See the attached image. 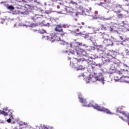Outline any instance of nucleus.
<instances>
[{"instance_id": "obj_1", "label": "nucleus", "mask_w": 129, "mask_h": 129, "mask_svg": "<svg viewBox=\"0 0 129 129\" xmlns=\"http://www.w3.org/2000/svg\"><path fill=\"white\" fill-rule=\"evenodd\" d=\"M79 98L80 99L81 102H82V103H83L84 106H92V107H93V108H94L95 109H97V110H98L99 111H103L104 112H106V113H107L108 114H112V113H111V112H110L109 110L103 107H100L97 104L92 105L91 104H89V105H87L86 100L83 99L82 98H80V97H79Z\"/></svg>"}, {"instance_id": "obj_2", "label": "nucleus", "mask_w": 129, "mask_h": 129, "mask_svg": "<svg viewBox=\"0 0 129 129\" xmlns=\"http://www.w3.org/2000/svg\"><path fill=\"white\" fill-rule=\"evenodd\" d=\"M43 40H48V41H51V42H54V41H59V44L60 45H68V42H66V41L63 40H61L59 36H57L55 33H52L50 34L49 36H42Z\"/></svg>"}, {"instance_id": "obj_3", "label": "nucleus", "mask_w": 129, "mask_h": 129, "mask_svg": "<svg viewBox=\"0 0 129 129\" xmlns=\"http://www.w3.org/2000/svg\"><path fill=\"white\" fill-rule=\"evenodd\" d=\"M89 80L88 82L91 81L92 82H95V81H104V78H103V76L102 75V73H99L97 74L95 76H93L92 77H89V78H87L86 80Z\"/></svg>"}, {"instance_id": "obj_4", "label": "nucleus", "mask_w": 129, "mask_h": 129, "mask_svg": "<svg viewBox=\"0 0 129 129\" xmlns=\"http://www.w3.org/2000/svg\"><path fill=\"white\" fill-rule=\"evenodd\" d=\"M116 56V52L115 51L113 50H108L107 53V58H108L109 60H111V59H113V58H115Z\"/></svg>"}, {"instance_id": "obj_5", "label": "nucleus", "mask_w": 129, "mask_h": 129, "mask_svg": "<svg viewBox=\"0 0 129 129\" xmlns=\"http://www.w3.org/2000/svg\"><path fill=\"white\" fill-rule=\"evenodd\" d=\"M120 113H122L123 115H124V117H119L121 119L123 120H124L125 121H127V122H129V113L126 112L122 111L120 112Z\"/></svg>"}, {"instance_id": "obj_6", "label": "nucleus", "mask_w": 129, "mask_h": 129, "mask_svg": "<svg viewBox=\"0 0 129 129\" xmlns=\"http://www.w3.org/2000/svg\"><path fill=\"white\" fill-rule=\"evenodd\" d=\"M104 44H105V46H107L108 47V46H112L113 43L111 40H110L109 39H105L103 41Z\"/></svg>"}, {"instance_id": "obj_7", "label": "nucleus", "mask_w": 129, "mask_h": 129, "mask_svg": "<svg viewBox=\"0 0 129 129\" xmlns=\"http://www.w3.org/2000/svg\"><path fill=\"white\" fill-rule=\"evenodd\" d=\"M66 11L68 14H74V10L71 7H66Z\"/></svg>"}, {"instance_id": "obj_8", "label": "nucleus", "mask_w": 129, "mask_h": 129, "mask_svg": "<svg viewBox=\"0 0 129 129\" xmlns=\"http://www.w3.org/2000/svg\"><path fill=\"white\" fill-rule=\"evenodd\" d=\"M77 54L78 55H83V56H85L86 55V52L82 49H80L77 51Z\"/></svg>"}, {"instance_id": "obj_9", "label": "nucleus", "mask_w": 129, "mask_h": 129, "mask_svg": "<svg viewBox=\"0 0 129 129\" xmlns=\"http://www.w3.org/2000/svg\"><path fill=\"white\" fill-rule=\"evenodd\" d=\"M114 13H115L116 15H117V17L119 19L123 18V15L120 14V11H114Z\"/></svg>"}, {"instance_id": "obj_10", "label": "nucleus", "mask_w": 129, "mask_h": 129, "mask_svg": "<svg viewBox=\"0 0 129 129\" xmlns=\"http://www.w3.org/2000/svg\"><path fill=\"white\" fill-rule=\"evenodd\" d=\"M62 26L60 25H57L56 28H55V31L56 32H60L62 30Z\"/></svg>"}, {"instance_id": "obj_11", "label": "nucleus", "mask_w": 129, "mask_h": 129, "mask_svg": "<svg viewBox=\"0 0 129 129\" xmlns=\"http://www.w3.org/2000/svg\"><path fill=\"white\" fill-rule=\"evenodd\" d=\"M6 8L7 10H9L10 11H14L15 10V7L14 6L11 5H9L8 4L6 5Z\"/></svg>"}, {"instance_id": "obj_12", "label": "nucleus", "mask_w": 129, "mask_h": 129, "mask_svg": "<svg viewBox=\"0 0 129 129\" xmlns=\"http://www.w3.org/2000/svg\"><path fill=\"white\" fill-rule=\"evenodd\" d=\"M115 72V70L112 69H109L108 71V73L109 74H113Z\"/></svg>"}, {"instance_id": "obj_13", "label": "nucleus", "mask_w": 129, "mask_h": 129, "mask_svg": "<svg viewBox=\"0 0 129 129\" xmlns=\"http://www.w3.org/2000/svg\"><path fill=\"white\" fill-rule=\"evenodd\" d=\"M39 33L40 34H44V33H46V30H45L44 29H41L39 30Z\"/></svg>"}, {"instance_id": "obj_14", "label": "nucleus", "mask_w": 129, "mask_h": 129, "mask_svg": "<svg viewBox=\"0 0 129 129\" xmlns=\"http://www.w3.org/2000/svg\"><path fill=\"white\" fill-rule=\"evenodd\" d=\"M101 19L102 21H109V20H111V18H105L104 17H101Z\"/></svg>"}, {"instance_id": "obj_15", "label": "nucleus", "mask_w": 129, "mask_h": 129, "mask_svg": "<svg viewBox=\"0 0 129 129\" xmlns=\"http://www.w3.org/2000/svg\"><path fill=\"white\" fill-rule=\"evenodd\" d=\"M46 126L45 125L43 124H40V126H39V129H46Z\"/></svg>"}, {"instance_id": "obj_16", "label": "nucleus", "mask_w": 129, "mask_h": 129, "mask_svg": "<svg viewBox=\"0 0 129 129\" xmlns=\"http://www.w3.org/2000/svg\"><path fill=\"white\" fill-rule=\"evenodd\" d=\"M59 33L61 37H64L65 36V33L64 32V31H63V30L61 31H59Z\"/></svg>"}, {"instance_id": "obj_17", "label": "nucleus", "mask_w": 129, "mask_h": 129, "mask_svg": "<svg viewBox=\"0 0 129 129\" xmlns=\"http://www.w3.org/2000/svg\"><path fill=\"white\" fill-rule=\"evenodd\" d=\"M101 30H104V31H106V30H107V28L106 27V26H104V25H101Z\"/></svg>"}, {"instance_id": "obj_18", "label": "nucleus", "mask_w": 129, "mask_h": 129, "mask_svg": "<svg viewBox=\"0 0 129 129\" xmlns=\"http://www.w3.org/2000/svg\"><path fill=\"white\" fill-rule=\"evenodd\" d=\"M1 114L5 115V116H7V115H8V113L5 112V111H1Z\"/></svg>"}, {"instance_id": "obj_19", "label": "nucleus", "mask_w": 129, "mask_h": 129, "mask_svg": "<svg viewBox=\"0 0 129 129\" xmlns=\"http://www.w3.org/2000/svg\"><path fill=\"white\" fill-rule=\"evenodd\" d=\"M76 70H82V66H80L76 68Z\"/></svg>"}, {"instance_id": "obj_20", "label": "nucleus", "mask_w": 129, "mask_h": 129, "mask_svg": "<svg viewBox=\"0 0 129 129\" xmlns=\"http://www.w3.org/2000/svg\"><path fill=\"white\" fill-rule=\"evenodd\" d=\"M70 4H72V5H74V6H77V3L75 2L74 1H71Z\"/></svg>"}, {"instance_id": "obj_21", "label": "nucleus", "mask_w": 129, "mask_h": 129, "mask_svg": "<svg viewBox=\"0 0 129 129\" xmlns=\"http://www.w3.org/2000/svg\"><path fill=\"white\" fill-rule=\"evenodd\" d=\"M106 5V3L105 2H101L99 4V6H105Z\"/></svg>"}, {"instance_id": "obj_22", "label": "nucleus", "mask_w": 129, "mask_h": 129, "mask_svg": "<svg viewBox=\"0 0 129 129\" xmlns=\"http://www.w3.org/2000/svg\"><path fill=\"white\" fill-rule=\"evenodd\" d=\"M84 11L85 13H89V12H90L91 11V9L90 8V11H89V10H88L87 9H84Z\"/></svg>"}, {"instance_id": "obj_23", "label": "nucleus", "mask_w": 129, "mask_h": 129, "mask_svg": "<svg viewBox=\"0 0 129 129\" xmlns=\"http://www.w3.org/2000/svg\"><path fill=\"white\" fill-rule=\"evenodd\" d=\"M76 44H78V46H85V44H82V42H76Z\"/></svg>"}, {"instance_id": "obj_24", "label": "nucleus", "mask_w": 129, "mask_h": 129, "mask_svg": "<svg viewBox=\"0 0 129 129\" xmlns=\"http://www.w3.org/2000/svg\"><path fill=\"white\" fill-rule=\"evenodd\" d=\"M110 32H117V31H115L114 30H113V28L110 27Z\"/></svg>"}, {"instance_id": "obj_25", "label": "nucleus", "mask_w": 129, "mask_h": 129, "mask_svg": "<svg viewBox=\"0 0 129 129\" xmlns=\"http://www.w3.org/2000/svg\"><path fill=\"white\" fill-rule=\"evenodd\" d=\"M111 39H113V41L114 42H117V40H116V39L114 38L113 37L111 36Z\"/></svg>"}, {"instance_id": "obj_26", "label": "nucleus", "mask_w": 129, "mask_h": 129, "mask_svg": "<svg viewBox=\"0 0 129 129\" xmlns=\"http://www.w3.org/2000/svg\"><path fill=\"white\" fill-rule=\"evenodd\" d=\"M78 35H82V33L79 32V33L75 34V36H78Z\"/></svg>"}, {"instance_id": "obj_27", "label": "nucleus", "mask_w": 129, "mask_h": 129, "mask_svg": "<svg viewBox=\"0 0 129 129\" xmlns=\"http://www.w3.org/2000/svg\"><path fill=\"white\" fill-rule=\"evenodd\" d=\"M123 66L125 68H128V69H129V67L127 64H124Z\"/></svg>"}, {"instance_id": "obj_28", "label": "nucleus", "mask_w": 129, "mask_h": 129, "mask_svg": "<svg viewBox=\"0 0 129 129\" xmlns=\"http://www.w3.org/2000/svg\"><path fill=\"white\" fill-rule=\"evenodd\" d=\"M116 78H117V77H115L114 78V80H115V81L117 82L119 80V79H116Z\"/></svg>"}, {"instance_id": "obj_29", "label": "nucleus", "mask_w": 129, "mask_h": 129, "mask_svg": "<svg viewBox=\"0 0 129 129\" xmlns=\"http://www.w3.org/2000/svg\"><path fill=\"white\" fill-rule=\"evenodd\" d=\"M7 121H8V122H11V121H12V119H11V118H9V119H7Z\"/></svg>"}, {"instance_id": "obj_30", "label": "nucleus", "mask_w": 129, "mask_h": 129, "mask_svg": "<svg viewBox=\"0 0 129 129\" xmlns=\"http://www.w3.org/2000/svg\"><path fill=\"white\" fill-rule=\"evenodd\" d=\"M3 110H5V111H8V108H4Z\"/></svg>"}, {"instance_id": "obj_31", "label": "nucleus", "mask_w": 129, "mask_h": 129, "mask_svg": "<svg viewBox=\"0 0 129 129\" xmlns=\"http://www.w3.org/2000/svg\"><path fill=\"white\" fill-rule=\"evenodd\" d=\"M78 16H79V13L77 12V13H76V17H78Z\"/></svg>"}, {"instance_id": "obj_32", "label": "nucleus", "mask_w": 129, "mask_h": 129, "mask_svg": "<svg viewBox=\"0 0 129 129\" xmlns=\"http://www.w3.org/2000/svg\"><path fill=\"white\" fill-rule=\"evenodd\" d=\"M52 127L49 126V127H46L45 129H52Z\"/></svg>"}, {"instance_id": "obj_33", "label": "nucleus", "mask_w": 129, "mask_h": 129, "mask_svg": "<svg viewBox=\"0 0 129 129\" xmlns=\"http://www.w3.org/2000/svg\"><path fill=\"white\" fill-rule=\"evenodd\" d=\"M116 7H119V8H120V9H121V7H122L121 5H117Z\"/></svg>"}, {"instance_id": "obj_34", "label": "nucleus", "mask_w": 129, "mask_h": 129, "mask_svg": "<svg viewBox=\"0 0 129 129\" xmlns=\"http://www.w3.org/2000/svg\"><path fill=\"white\" fill-rule=\"evenodd\" d=\"M126 55L127 56H129V51H128L126 52Z\"/></svg>"}, {"instance_id": "obj_35", "label": "nucleus", "mask_w": 129, "mask_h": 129, "mask_svg": "<svg viewBox=\"0 0 129 129\" xmlns=\"http://www.w3.org/2000/svg\"><path fill=\"white\" fill-rule=\"evenodd\" d=\"M50 1L54 2H58V0H50Z\"/></svg>"}, {"instance_id": "obj_36", "label": "nucleus", "mask_w": 129, "mask_h": 129, "mask_svg": "<svg viewBox=\"0 0 129 129\" xmlns=\"http://www.w3.org/2000/svg\"><path fill=\"white\" fill-rule=\"evenodd\" d=\"M82 25H83V26H84V25H85V23H84V22H82Z\"/></svg>"}, {"instance_id": "obj_37", "label": "nucleus", "mask_w": 129, "mask_h": 129, "mask_svg": "<svg viewBox=\"0 0 129 129\" xmlns=\"http://www.w3.org/2000/svg\"><path fill=\"white\" fill-rule=\"evenodd\" d=\"M76 32H79V29H77L76 30Z\"/></svg>"}, {"instance_id": "obj_38", "label": "nucleus", "mask_w": 129, "mask_h": 129, "mask_svg": "<svg viewBox=\"0 0 129 129\" xmlns=\"http://www.w3.org/2000/svg\"><path fill=\"white\" fill-rule=\"evenodd\" d=\"M88 28H89V29H91V28H92V27L89 26Z\"/></svg>"}, {"instance_id": "obj_39", "label": "nucleus", "mask_w": 129, "mask_h": 129, "mask_svg": "<svg viewBox=\"0 0 129 129\" xmlns=\"http://www.w3.org/2000/svg\"><path fill=\"white\" fill-rule=\"evenodd\" d=\"M70 46H71V48H72V43H71Z\"/></svg>"}, {"instance_id": "obj_40", "label": "nucleus", "mask_w": 129, "mask_h": 129, "mask_svg": "<svg viewBox=\"0 0 129 129\" xmlns=\"http://www.w3.org/2000/svg\"><path fill=\"white\" fill-rule=\"evenodd\" d=\"M68 52H69L68 51H66L64 52V53H68Z\"/></svg>"}, {"instance_id": "obj_41", "label": "nucleus", "mask_w": 129, "mask_h": 129, "mask_svg": "<svg viewBox=\"0 0 129 129\" xmlns=\"http://www.w3.org/2000/svg\"><path fill=\"white\" fill-rule=\"evenodd\" d=\"M82 26H80V29H82Z\"/></svg>"}, {"instance_id": "obj_42", "label": "nucleus", "mask_w": 129, "mask_h": 129, "mask_svg": "<svg viewBox=\"0 0 129 129\" xmlns=\"http://www.w3.org/2000/svg\"><path fill=\"white\" fill-rule=\"evenodd\" d=\"M117 112H118V109H117Z\"/></svg>"}, {"instance_id": "obj_43", "label": "nucleus", "mask_w": 129, "mask_h": 129, "mask_svg": "<svg viewBox=\"0 0 129 129\" xmlns=\"http://www.w3.org/2000/svg\"><path fill=\"white\" fill-rule=\"evenodd\" d=\"M33 7H31V9H33Z\"/></svg>"}, {"instance_id": "obj_44", "label": "nucleus", "mask_w": 129, "mask_h": 129, "mask_svg": "<svg viewBox=\"0 0 129 129\" xmlns=\"http://www.w3.org/2000/svg\"><path fill=\"white\" fill-rule=\"evenodd\" d=\"M1 4H4V2H1Z\"/></svg>"}, {"instance_id": "obj_45", "label": "nucleus", "mask_w": 129, "mask_h": 129, "mask_svg": "<svg viewBox=\"0 0 129 129\" xmlns=\"http://www.w3.org/2000/svg\"><path fill=\"white\" fill-rule=\"evenodd\" d=\"M125 71H127H127H128V70H125Z\"/></svg>"}, {"instance_id": "obj_46", "label": "nucleus", "mask_w": 129, "mask_h": 129, "mask_svg": "<svg viewBox=\"0 0 129 129\" xmlns=\"http://www.w3.org/2000/svg\"><path fill=\"white\" fill-rule=\"evenodd\" d=\"M123 71H124V70H123Z\"/></svg>"}, {"instance_id": "obj_47", "label": "nucleus", "mask_w": 129, "mask_h": 129, "mask_svg": "<svg viewBox=\"0 0 129 129\" xmlns=\"http://www.w3.org/2000/svg\"><path fill=\"white\" fill-rule=\"evenodd\" d=\"M122 23H124V22H122Z\"/></svg>"}, {"instance_id": "obj_48", "label": "nucleus", "mask_w": 129, "mask_h": 129, "mask_svg": "<svg viewBox=\"0 0 129 129\" xmlns=\"http://www.w3.org/2000/svg\"><path fill=\"white\" fill-rule=\"evenodd\" d=\"M124 81L125 82V81H126L124 80Z\"/></svg>"}]
</instances>
